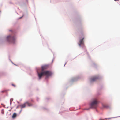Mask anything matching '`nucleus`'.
<instances>
[{
  "label": "nucleus",
  "mask_w": 120,
  "mask_h": 120,
  "mask_svg": "<svg viewBox=\"0 0 120 120\" xmlns=\"http://www.w3.org/2000/svg\"><path fill=\"white\" fill-rule=\"evenodd\" d=\"M2 113L3 114H4V111L3 109L2 111Z\"/></svg>",
  "instance_id": "nucleus-10"
},
{
  "label": "nucleus",
  "mask_w": 120,
  "mask_h": 120,
  "mask_svg": "<svg viewBox=\"0 0 120 120\" xmlns=\"http://www.w3.org/2000/svg\"><path fill=\"white\" fill-rule=\"evenodd\" d=\"M26 104H27L29 106H31L32 105V104L27 102L22 104L20 105L19 106L21 108H22L26 107Z\"/></svg>",
  "instance_id": "nucleus-4"
},
{
  "label": "nucleus",
  "mask_w": 120,
  "mask_h": 120,
  "mask_svg": "<svg viewBox=\"0 0 120 120\" xmlns=\"http://www.w3.org/2000/svg\"><path fill=\"white\" fill-rule=\"evenodd\" d=\"M97 79V78H93L91 79L90 80L91 82L93 81L96 80Z\"/></svg>",
  "instance_id": "nucleus-6"
},
{
  "label": "nucleus",
  "mask_w": 120,
  "mask_h": 120,
  "mask_svg": "<svg viewBox=\"0 0 120 120\" xmlns=\"http://www.w3.org/2000/svg\"><path fill=\"white\" fill-rule=\"evenodd\" d=\"M114 1H119V0H114Z\"/></svg>",
  "instance_id": "nucleus-13"
},
{
  "label": "nucleus",
  "mask_w": 120,
  "mask_h": 120,
  "mask_svg": "<svg viewBox=\"0 0 120 120\" xmlns=\"http://www.w3.org/2000/svg\"><path fill=\"white\" fill-rule=\"evenodd\" d=\"M49 67L48 65H45L41 67V70L42 72L39 73L38 71H37L38 75H51L52 74V73L49 71H43L44 70L48 69Z\"/></svg>",
  "instance_id": "nucleus-1"
},
{
  "label": "nucleus",
  "mask_w": 120,
  "mask_h": 120,
  "mask_svg": "<svg viewBox=\"0 0 120 120\" xmlns=\"http://www.w3.org/2000/svg\"><path fill=\"white\" fill-rule=\"evenodd\" d=\"M7 39L9 42L12 43H15V36L9 35L7 37Z\"/></svg>",
  "instance_id": "nucleus-3"
},
{
  "label": "nucleus",
  "mask_w": 120,
  "mask_h": 120,
  "mask_svg": "<svg viewBox=\"0 0 120 120\" xmlns=\"http://www.w3.org/2000/svg\"><path fill=\"white\" fill-rule=\"evenodd\" d=\"M16 116V114L15 113H14L12 116V118H15Z\"/></svg>",
  "instance_id": "nucleus-7"
},
{
  "label": "nucleus",
  "mask_w": 120,
  "mask_h": 120,
  "mask_svg": "<svg viewBox=\"0 0 120 120\" xmlns=\"http://www.w3.org/2000/svg\"><path fill=\"white\" fill-rule=\"evenodd\" d=\"M47 77H48V76H49V75H47Z\"/></svg>",
  "instance_id": "nucleus-14"
},
{
  "label": "nucleus",
  "mask_w": 120,
  "mask_h": 120,
  "mask_svg": "<svg viewBox=\"0 0 120 120\" xmlns=\"http://www.w3.org/2000/svg\"><path fill=\"white\" fill-rule=\"evenodd\" d=\"M98 101L96 99L94 100L90 104V108L87 109V110H89L90 108H96L98 106Z\"/></svg>",
  "instance_id": "nucleus-2"
},
{
  "label": "nucleus",
  "mask_w": 120,
  "mask_h": 120,
  "mask_svg": "<svg viewBox=\"0 0 120 120\" xmlns=\"http://www.w3.org/2000/svg\"><path fill=\"white\" fill-rule=\"evenodd\" d=\"M102 106L104 108H107V106L106 105H102Z\"/></svg>",
  "instance_id": "nucleus-9"
},
{
  "label": "nucleus",
  "mask_w": 120,
  "mask_h": 120,
  "mask_svg": "<svg viewBox=\"0 0 120 120\" xmlns=\"http://www.w3.org/2000/svg\"><path fill=\"white\" fill-rule=\"evenodd\" d=\"M99 120H105V119H102V118H100Z\"/></svg>",
  "instance_id": "nucleus-12"
},
{
  "label": "nucleus",
  "mask_w": 120,
  "mask_h": 120,
  "mask_svg": "<svg viewBox=\"0 0 120 120\" xmlns=\"http://www.w3.org/2000/svg\"><path fill=\"white\" fill-rule=\"evenodd\" d=\"M38 77L39 79H40L43 76V75H38Z\"/></svg>",
  "instance_id": "nucleus-8"
},
{
  "label": "nucleus",
  "mask_w": 120,
  "mask_h": 120,
  "mask_svg": "<svg viewBox=\"0 0 120 120\" xmlns=\"http://www.w3.org/2000/svg\"><path fill=\"white\" fill-rule=\"evenodd\" d=\"M84 38H83L82 39L80 40L79 43V46H81L82 45H84V43L83 42V40Z\"/></svg>",
  "instance_id": "nucleus-5"
},
{
  "label": "nucleus",
  "mask_w": 120,
  "mask_h": 120,
  "mask_svg": "<svg viewBox=\"0 0 120 120\" xmlns=\"http://www.w3.org/2000/svg\"><path fill=\"white\" fill-rule=\"evenodd\" d=\"M12 86H13L14 87H15V85L14 84H12Z\"/></svg>",
  "instance_id": "nucleus-11"
}]
</instances>
